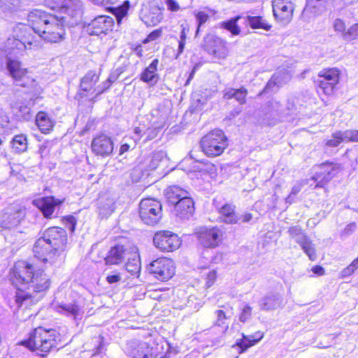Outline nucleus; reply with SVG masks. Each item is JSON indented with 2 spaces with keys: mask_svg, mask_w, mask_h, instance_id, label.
Masks as SVG:
<instances>
[{
  "mask_svg": "<svg viewBox=\"0 0 358 358\" xmlns=\"http://www.w3.org/2000/svg\"><path fill=\"white\" fill-rule=\"evenodd\" d=\"M67 243L68 238L65 229L52 227L45 230L43 236L35 242L33 252L38 259L52 264L66 250Z\"/></svg>",
  "mask_w": 358,
  "mask_h": 358,
  "instance_id": "obj_1",
  "label": "nucleus"
},
{
  "mask_svg": "<svg viewBox=\"0 0 358 358\" xmlns=\"http://www.w3.org/2000/svg\"><path fill=\"white\" fill-rule=\"evenodd\" d=\"M27 20L38 38L50 43H59L65 39L64 24H68L62 20L61 16L34 9L29 13Z\"/></svg>",
  "mask_w": 358,
  "mask_h": 358,
  "instance_id": "obj_2",
  "label": "nucleus"
},
{
  "mask_svg": "<svg viewBox=\"0 0 358 358\" xmlns=\"http://www.w3.org/2000/svg\"><path fill=\"white\" fill-rule=\"evenodd\" d=\"M33 274H35L31 264L24 261H20L15 264L10 280L12 284L17 289L16 294V302L22 306L29 299L34 298L32 293L27 292L30 289V282Z\"/></svg>",
  "mask_w": 358,
  "mask_h": 358,
  "instance_id": "obj_3",
  "label": "nucleus"
},
{
  "mask_svg": "<svg viewBox=\"0 0 358 358\" xmlns=\"http://www.w3.org/2000/svg\"><path fill=\"white\" fill-rule=\"evenodd\" d=\"M46 6L57 10L61 14L62 20L70 27L80 22L83 13V3L80 0H44Z\"/></svg>",
  "mask_w": 358,
  "mask_h": 358,
  "instance_id": "obj_4",
  "label": "nucleus"
},
{
  "mask_svg": "<svg viewBox=\"0 0 358 358\" xmlns=\"http://www.w3.org/2000/svg\"><path fill=\"white\" fill-rule=\"evenodd\" d=\"M56 344L55 336L52 331L42 327L36 328L27 342V348L36 351L40 356L44 357Z\"/></svg>",
  "mask_w": 358,
  "mask_h": 358,
  "instance_id": "obj_5",
  "label": "nucleus"
},
{
  "mask_svg": "<svg viewBox=\"0 0 358 358\" xmlns=\"http://www.w3.org/2000/svg\"><path fill=\"white\" fill-rule=\"evenodd\" d=\"M202 151L208 157L220 155L227 147V138L220 129H215L205 135L200 141Z\"/></svg>",
  "mask_w": 358,
  "mask_h": 358,
  "instance_id": "obj_6",
  "label": "nucleus"
},
{
  "mask_svg": "<svg viewBox=\"0 0 358 358\" xmlns=\"http://www.w3.org/2000/svg\"><path fill=\"white\" fill-rule=\"evenodd\" d=\"M139 215L145 224L155 225L162 217V206L157 200L143 199L139 203Z\"/></svg>",
  "mask_w": 358,
  "mask_h": 358,
  "instance_id": "obj_7",
  "label": "nucleus"
},
{
  "mask_svg": "<svg viewBox=\"0 0 358 358\" xmlns=\"http://www.w3.org/2000/svg\"><path fill=\"white\" fill-rule=\"evenodd\" d=\"M50 285V280L48 275L43 271H36L35 274H33L32 279L29 285L30 289H27V292H30L35 297L29 299L26 303H24L23 305H25V307H27L29 305L37 302L43 296L44 292L49 289Z\"/></svg>",
  "mask_w": 358,
  "mask_h": 358,
  "instance_id": "obj_8",
  "label": "nucleus"
},
{
  "mask_svg": "<svg viewBox=\"0 0 358 358\" xmlns=\"http://www.w3.org/2000/svg\"><path fill=\"white\" fill-rule=\"evenodd\" d=\"M149 273L161 281H167L175 273L173 262L166 257L158 258L151 262L147 267Z\"/></svg>",
  "mask_w": 358,
  "mask_h": 358,
  "instance_id": "obj_9",
  "label": "nucleus"
},
{
  "mask_svg": "<svg viewBox=\"0 0 358 358\" xmlns=\"http://www.w3.org/2000/svg\"><path fill=\"white\" fill-rule=\"evenodd\" d=\"M340 71L337 68L324 69L318 74L315 81L318 90L324 94L330 95L335 91L336 85L340 80Z\"/></svg>",
  "mask_w": 358,
  "mask_h": 358,
  "instance_id": "obj_10",
  "label": "nucleus"
},
{
  "mask_svg": "<svg viewBox=\"0 0 358 358\" xmlns=\"http://www.w3.org/2000/svg\"><path fill=\"white\" fill-rule=\"evenodd\" d=\"M26 217L25 207L15 204L7 208L0 215V227L3 229H14Z\"/></svg>",
  "mask_w": 358,
  "mask_h": 358,
  "instance_id": "obj_11",
  "label": "nucleus"
},
{
  "mask_svg": "<svg viewBox=\"0 0 358 358\" xmlns=\"http://www.w3.org/2000/svg\"><path fill=\"white\" fill-rule=\"evenodd\" d=\"M289 236L301 248L311 261L317 259L315 245L299 226H292L288 229Z\"/></svg>",
  "mask_w": 358,
  "mask_h": 358,
  "instance_id": "obj_12",
  "label": "nucleus"
},
{
  "mask_svg": "<svg viewBox=\"0 0 358 358\" xmlns=\"http://www.w3.org/2000/svg\"><path fill=\"white\" fill-rule=\"evenodd\" d=\"M85 299L78 297L77 299L67 303H62L55 306V310L61 315L73 319L80 320L85 313Z\"/></svg>",
  "mask_w": 358,
  "mask_h": 358,
  "instance_id": "obj_13",
  "label": "nucleus"
},
{
  "mask_svg": "<svg viewBox=\"0 0 358 358\" xmlns=\"http://www.w3.org/2000/svg\"><path fill=\"white\" fill-rule=\"evenodd\" d=\"M153 243L157 248L163 252H171L180 245L178 236L170 231H159L153 237Z\"/></svg>",
  "mask_w": 358,
  "mask_h": 358,
  "instance_id": "obj_14",
  "label": "nucleus"
},
{
  "mask_svg": "<svg viewBox=\"0 0 358 358\" xmlns=\"http://www.w3.org/2000/svg\"><path fill=\"white\" fill-rule=\"evenodd\" d=\"M202 48L208 54L219 59H224L228 55L227 43L214 34H207L203 41Z\"/></svg>",
  "mask_w": 358,
  "mask_h": 358,
  "instance_id": "obj_15",
  "label": "nucleus"
},
{
  "mask_svg": "<svg viewBox=\"0 0 358 358\" xmlns=\"http://www.w3.org/2000/svg\"><path fill=\"white\" fill-rule=\"evenodd\" d=\"M6 68L14 80L19 83L17 85L22 87L32 85L34 80L29 76L27 69L22 66L21 62L8 58L6 62Z\"/></svg>",
  "mask_w": 358,
  "mask_h": 358,
  "instance_id": "obj_16",
  "label": "nucleus"
},
{
  "mask_svg": "<svg viewBox=\"0 0 358 358\" xmlns=\"http://www.w3.org/2000/svg\"><path fill=\"white\" fill-rule=\"evenodd\" d=\"M124 350L131 358H156L153 348L146 342L130 341L127 343Z\"/></svg>",
  "mask_w": 358,
  "mask_h": 358,
  "instance_id": "obj_17",
  "label": "nucleus"
},
{
  "mask_svg": "<svg viewBox=\"0 0 358 358\" xmlns=\"http://www.w3.org/2000/svg\"><path fill=\"white\" fill-rule=\"evenodd\" d=\"M294 0H273V12L275 19L282 24H288L294 10Z\"/></svg>",
  "mask_w": 358,
  "mask_h": 358,
  "instance_id": "obj_18",
  "label": "nucleus"
},
{
  "mask_svg": "<svg viewBox=\"0 0 358 358\" xmlns=\"http://www.w3.org/2000/svg\"><path fill=\"white\" fill-rule=\"evenodd\" d=\"M114 25L113 18L106 15H99L94 18L87 26L86 31L90 35L99 36L106 34L113 29Z\"/></svg>",
  "mask_w": 358,
  "mask_h": 358,
  "instance_id": "obj_19",
  "label": "nucleus"
},
{
  "mask_svg": "<svg viewBox=\"0 0 358 358\" xmlns=\"http://www.w3.org/2000/svg\"><path fill=\"white\" fill-rule=\"evenodd\" d=\"M91 149L96 155L106 157L113 152V142L108 136L100 134L93 138Z\"/></svg>",
  "mask_w": 358,
  "mask_h": 358,
  "instance_id": "obj_20",
  "label": "nucleus"
},
{
  "mask_svg": "<svg viewBox=\"0 0 358 358\" xmlns=\"http://www.w3.org/2000/svg\"><path fill=\"white\" fill-rule=\"evenodd\" d=\"M320 171H317L312 178L317 182L315 188L323 187L336 175L340 168L338 164L329 163L328 162L322 164L319 166Z\"/></svg>",
  "mask_w": 358,
  "mask_h": 358,
  "instance_id": "obj_21",
  "label": "nucleus"
},
{
  "mask_svg": "<svg viewBox=\"0 0 358 358\" xmlns=\"http://www.w3.org/2000/svg\"><path fill=\"white\" fill-rule=\"evenodd\" d=\"M14 31L17 37H22L26 45V49H36L39 47V42L36 38L34 34H36L33 29V25L30 26L18 24L15 28Z\"/></svg>",
  "mask_w": 358,
  "mask_h": 358,
  "instance_id": "obj_22",
  "label": "nucleus"
},
{
  "mask_svg": "<svg viewBox=\"0 0 358 358\" xmlns=\"http://www.w3.org/2000/svg\"><path fill=\"white\" fill-rule=\"evenodd\" d=\"M222 232L217 227L206 229L199 232L200 243L206 248H215L222 241Z\"/></svg>",
  "mask_w": 358,
  "mask_h": 358,
  "instance_id": "obj_23",
  "label": "nucleus"
},
{
  "mask_svg": "<svg viewBox=\"0 0 358 358\" xmlns=\"http://www.w3.org/2000/svg\"><path fill=\"white\" fill-rule=\"evenodd\" d=\"M63 203V200L56 199L54 196L42 197L33 201V204L41 210L45 217H50L55 208Z\"/></svg>",
  "mask_w": 358,
  "mask_h": 358,
  "instance_id": "obj_24",
  "label": "nucleus"
},
{
  "mask_svg": "<svg viewBox=\"0 0 358 358\" xmlns=\"http://www.w3.org/2000/svg\"><path fill=\"white\" fill-rule=\"evenodd\" d=\"M174 206V213L181 220H188L194 212V203L191 197L179 200Z\"/></svg>",
  "mask_w": 358,
  "mask_h": 358,
  "instance_id": "obj_25",
  "label": "nucleus"
},
{
  "mask_svg": "<svg viewBox=\"0 0 358 358\" xmlns=\"http://www.w3.org/2000/svg\"><path fill=\"white\" fill-rule=\"evenodd\" d=\"M283 298L277 292H269L262 297L258 302L260 310L271 311L282 306Z\"/></svg>",
  "mask_w": 358,
  "mask_h": 358,
  "instance_id": "obj_26",
  "label": "nucleus"
},
{
  "mask_svg": "<svg viewBox=\"0 0 358 358\" xmlns=\"http://www.w3.org/2000/svg\"><path fill=\"white\" fill-rule=\"evenodd\" d=\"M215 207L222 222L227 224L238 223L240 218L235 212L236 206L234 204L227 203L222 206L216 205Z\"/></svg>",
  "mask_w": 358,
  "mask_h": 358,
  "instance_id": "obj_27",
  "label": "nucleus"
},
{
  "mask_svg": "<svg viewBox=\"0 0 358 358\" xmlns=\"http://www.w3.org/2000/svg\"><path fill=\"white\" fill-rule=\"evenodd\" d=\"M99 215L101 218H108L115 209V198L109 194L101 196L97 202Z\"/></svg>",
  "mask_w": 358,
  "mask_h": 358,
  "instance_id": "obj_28",
  "label": "nucleus"
},
{
  "mask_svg": "<svg viewBox=\"0 0 358 358\" xmlns=\"http://www.w3.org/2000/svg\"><path fill=\"white\" fill-rule=\"evenodd\" d=\"M159 60L155 59L150 64L146 67L141 74V80L150 86L155 85L159 80V76L157 73Z\"/></svg>",
  "mask_w": 358,
  "mask_h": 358,
  "instance_id": "obj_29",
  "label": "nucleus"
},
{
  "mask_svg": "<svg viewBox=\"0 0 358 358\" xmlns=\"http://www.w3.org/2000/svg\"><path fill=\"white\" fill-rule=\"evenodd\" d=\"M126 257V249L123 245H117L109 250L105 257L106 264H119L122 263Z\"/></svg>",
  "mask_w": 358,
  "mask_h": 358,
  "instance_id": "obj_30",
  "label": "nucleus"
},
{
  "mask_svg": "<svg viewBox=\"0 0 358 358\" xmlns=\"http://www.w3.org/2000/svg\"><path fill=\"white\" fill-rule=\"evenodd\" d=\"M22 0H0V14L4 17H10L20 10Z\"/></svg>",
  "mask_w": 358,
  "mask_h": 358,
  "instance_id": "obj_31",
  "label": "nucleus"
},
{
  "mask_svg": "<svg viewBox=\"0 0 358 358\" xmlns=\"http://www.w3.org/2000/svg\"><path fill=\"white\" fill-rule=\"evenodd\" d=\"M269 112L268 115L273 117L276 121H282V119L288 114L287 109L281 104L280 101L271 100L268 102Z\"/></svg>",
  "mask_w": 358,
  "mask_h": 358,
  "instance_id": "obj_32",
  "label": "nucleus"
},
{
  "mask_svg": "<svg viewBox=\"0 0 358 358\" xmlns=\"http://www.w3.org/2000/svg\"><path fill=\"white\" fill-rule=\"evenodd\" d=\"M247 94L248 90L243 87L239 89H234L232 87L226 88L223 91V98L224 99H234L240 104L245 103Z\"/></svg>",
  "mask_w": 358,
  "mask_h": 358,
  "instance_id": "obj_33",
  "label": "nucleus"
},
{
  "mask_svg": "<svg viewBox=\"0 0 358 358\" xmlns=\"http://www.w3.org/2000/svg\"><path fill=\"white\" fill-rule=\"evenodd\" d=\"M262 338L263 334L261 332H257L255 334L250 336L243 335V338L238 340L234 346H238L241 349L239 352L242 353L250 346L255 345Z\"/></svg>",
  "mask_w": 358,
  "mask_h": 358,
  "instance_id": "obj_34",
  "label": "nucleus"
},
{
  "mask_svg": "<svg viewBox=\"0 0 358 358\" xmlns=\"http://www.w3.org/2000/svg\"><path fill=\"white\" fill-rule=\"evenodd\" d=\"M167 201L175 205L179 200L189 197L188 192L178 186H171L166 191Z\"/></svg>",
  "mask_w": 358,
  "mask_h": 358,
  "instance_id": "obj_35",
  "label": "nucleus"
},
{
  "mask_svg": "<svg viewBox=\"0 0 358 358\" xmlns=\"http://www.w3.org/2000/svg\"><path fill=\"white\" fill-rule=\"evenodd\" d=\"M324 0H307L303 14L312 15L313 17L320 15L324 10Z\"/></svg>",
  "mask_w": 358,
  "mask_h": 358,
  "instance_id": "obj_36",
  "label": "nucleus"
},
{
  "mask_svg": "<svg viewBox=\"0 0 358 358\" xmlns=\"http://www.w3.org/2000/svg\"><path fill=\"white\" fill-rule=\"evenodd\" d=\"M163 19V13L157 6L151 7L150 10L144 16L145 23L150 26H155L159 24Z\"/></svg>",
  "mask_w": 358,
  "mask_h": 358,
  "instance_id": "obj_37",
  "label": "nucleus"
},
{
  "mask_svg": "<svg viewBox=\"0 0 358 358\" xmlns=\"http://www.w3.org/2000/svg\"><path fill=\"white\" fill-rule=\"evenodd\" d=\"M99 80V73L95 71H88L81 79L80 87L84 90H92Z\"/></svg>",
  "mask_w": 358,
  "mask_h": 358,
  "instance_id": "obj_38",
  "label": "nucleus"
},
{
  "mask_svg": "<svg viewBox=\"0 0 358 358\" xmlns=\"http://www.w3.org/2000/svg\"><path fill=\"white\" fill-rule=\"evenodd\" d=\"M12 149L16 154H21L27 151L28 147L27 138L25 134L15 135L11 142Z\"/></svg>",
  "mask_w": 358,
  "mask_h": 358,
  "instance_id": "obj_39",
  "label": "nucleus"
},
{
  "mask_svg": "<svg viewBox=\"0 0 358 358\" xmlns=\"http://www.w3.org/2000/svg\"><path fill=\"white\" fill-rule=\"evenodd\" d=\"M36 122L39 129L44 134L49 132L53 127L52 122L43 112L38 113Z\"/></svg>",
  "mask_w": 358,
  "mask_h": 358,
  "instance_id": "obj_40",
  "label": "nucleus"
},
{
  "mask_svg": "<svg viewBox=\"0 0 358 358\" xmlns=\"http://www.w3.org/2000/svg\"><path fill=\"white\" fill-rule=\"evenodd\" d=\"M246 22L250 25L252 29H263L268 31L271 26L265 23L262 17L259 16H246Z\"/></svg>",
  "mask_w": 358,
  "mask_h": 358,
  "instance_id": "obj_41",
  "label": "nucleus"
},
{
  "mask_svg": "<svg viewBox=\"0 0 358 358\" xmlns=\"http://www.w3.org/2000/svg\"><path fill=\"white\" fill-rule=\"evenodd\" d=\"M241 19L240 16L232 17L229 20L221 22L220 27L230 31L232 35H238L241 33V29L237 25V22Z\"/></svg>",
  "mask_w": 358,
  "mask_h": 358,
  "instance_id": "obj_42",
  "label": "nucleus"
},
{
  "mask_svg": "<svg viewBox=\"0 0 358 358\" xmlns=\"http://www.w3.org/2000/svg\"><path fill=\"white\" fill-rule=\"evenodd\" d=\"M13 113L20 120H29L31 117V109L27 106H20L15 108Z\"/></svg>",
  "mask_w": 358,
  "mask_h": 358,
  "instance_id": "obj_43",
  "label": "nucleus"
},
{
  "mask_svg": "<svg viewBox=\"0 0 358 358\" xmlns=\"http://www.w3.org/2000/svg\"><path fill=\"white\" fill-rule=\"evenodd\" d=\"M166 161V153L163 151H158L152 155L149 164V167L152 170L157 169L162 163Z\"/></svg>",
  "mask_w": 358,
  "mask_h": 358,
  "instance_id": "obj_44",
  "label": "nucleus"
},
{
  "mask_svg": "<svg viewBox=\"0 0 358 358\" xmlns=\"http://www.w3.org/2000/svg\"><path fill=\"white\" fill-rule=\"evenodd\" d=\"M127 271L131 275H135L139 273L141 266L140 261L138 258L129 259L125 265Z\"/></svg>",
  "mask_w": 358,
  "mask_h": 358,
  "instance_id": "obj_45",
  "label": "nucleus"
},
{
  "mask_svg": "<svg viewBox=\"0 0 358 358\" xmlns=\"http://www.w3.org/2000/svg\"><path fill=\"white\" fill-rule=\"evenodd\" d=\"M358 38V23H355L347 29L346 32L343 33V40L352 41Z\"/></svg>",
  "mask_w": 358,
  "mask_h": 358,
  "instance_id": "obj_46",
  "label": "nucleus"
},
{
  "mask_svg": "<svg viewBox=\"0 0 358 358\" xmlns=\"http://www.w3.org/2000/svg\"><path fill=\"white\" fill-rule=\"evenodd\" d=\"M6 45L8 48L11 49H17V50H23L26 49L25 43H24L23 38L22 37H18V38H8L6 42Z\"/></svg>",
  "mask_w": 358,
  "mask_h": 358,
  "instance_id": "obj_47",
  "label": "nucleus"
},
{
  "mask_svg": "<svg viewBox=\"0 0 358 358\" xmlns=\"http://www.w3.org/2000/svg\"><path fill=\"white\" fill-rule=\"evenodd\" d=\"M215 314L217 319L215 322V325L222 327L224 331L227 330L228 324L226 322L227 317L225 313L222 310H218L215 312Z\"/></svg>",
  "mask_w": 358,
  "mask_h": 358,
  "instance_id": "obj_48",
  "label": "nucleus"
},
{
  "mask_svg": "<svg viewBox=\"0 0 358 358\" xmlns=\"http://www.w3.org/2000/svg\"><path fill=\"white\" fill-rule=\"evenodd\" d=\"M345 142L343 138L342 131H338L332 135V138L327 141L326 145L334 148L338 146L341 143Z\"/></svg>",
  "mask_w": 358,
  "mask_h": 358,
  "instance_id": "obj_49",
  "label": "nucleus"
},
{
  "mask_svg": "<svg viewBox=\"0 0 358 358\" xmlns=\"http://www.w3.org/2000/svg\"><path fill=\"white\" fill-rule=\"evenodd\" d=\"M195 17L197 22V29L196 31V35H197L200 28L209 20L210 16L209 14L205 11H199L196 13Z\"/></svg>",
  "mask_w": 358,
  "mask_h": 358,
  "instance_id": "obj_50",
  "label": "nucleus"
},
{
  "mask_svg": "<svg viewBox=\"0 0 358 358\" xmlns=\"http://www.w3.org/2000/svg\"><path fill=\"white\" fill-rule=\"evenodd\" d=\"M342 134L345 142H358V130H346Z\"/></svg>",
  "mask_w": 358,
  "mask_h": 358,
  "instance_id": "obj_51",
  "label": "nucleus"
},
{
  "mask_svg": "<svg viewBox=\"0 0 358 358\" xmlns=\"http://www.w3.org/2000/svg\"><path fill=\"white\" fill-rule=\"evenodd\" d=\"M333 27L336 32L340 33L341 34V37L343 39V33L346 32L347 31L344 21L339 18L336 19L334 22Z\"/></svg>",
  "mask_w": 358,
  "mask_h": 358,
  "instance_id": "obj_52",
  "label": "nucleus"
},
{
  "mask_svg": "<svg viewBox=\"0 0 358 358\" xmlns=\"http://www.w3.org/2000/svg\"><path fill=\"white\" fill-rule=\"evenodd\" d=\"M251 315L252 308L250 306L246 305L241 311V313L239 316V320L241 322H245L250 318Z\"/></svg>",
  "mask_w": 358,
  "mask_h": 358,
  "instance_id": "obj_53",
  "label": "nucleus"
},
{
  "mask_svg": "<svg viewBox=\"0 0 358 358\" xmlns=\"http://www.w3.org/2000/svg\"><path fill=\"white\" fill-rule=\"evenodd\" d=\"M301 185L297 183L293 186L292 188V191L288 196L286 198V202L289 203H292L294 201V196L301 191Z\"/></svg>",
  "mask_w": 358,
  "mask_h": 358,
  "instance_id": "obj_54",
  "label": "nucleus"
},
{
  "mask_svg": "<svg viewBox=\"0 0 358 358\" xmlns=\"http://www.w3.org/2000/svg\"><path fill=\"white\" fill-rule=\"evenodd\" d=\"M159 132V129L156 127H148L145 131V138L144 141H148L154 139L157 137Z\"/></svg>",
  "mask_w": 358,
  "mask_h": 358,
  "instance_id": "obj_55",
  "label": "nucleus"
},
{
  "mask_svg": "<svg viewBox=\"0 0 358 358\" xmlns=\"http://www.w3.org/2000/svg\"><path fill=\"white\" fill-rule=\"evenodd\" d=\"M357 268L356 267L355 264L352 262L348 266H347L346 268L341 271V272L340 273V277L341 278L348 277L351 275Z\"/></svg>",
  "mask_w": 358,
  "mask_h": 358,
  "instance_id": "obj_56",
  "label": "nucleus"
},
{
  "mask_svg": "<svg viewBox=\"0 0 358 358\" xmlns=\"http://www.w3.org/2000/svg\"><path fill=\"white\" fill-rule=\"evenodd\" d=\"M64 220L66 227L70 230L71 232H73L76 225V217L73 215H69L66 216Z\"/></svg>",
  "mask_w": 358,
  "mask_h": 358,
  "instance_id": "obj_57",
  "label": "nucleus"
},
{
  "mask_svg": "<svg viewBox=\"0 0 358 358\" xmlns=\"http://www.w3.org/2000/svg\"><path fill=\"white\" fill-rule=\"evenodd\" d=\"M122 277L120 273L117 272H113L111 274H109L106 277V281L109 284H113L119 282L121 280Z\"/></svg>",
  "mask_w": 358,
  "mask_h": 358,
  "instance_id": "obj_58",
  "label": "nucleus"
},
{
  "mask_svg": "<svg viewBox=\"0 0 358 358\" xmlns=\"http://www.w3.org/2000/svg\"><path fill=\"white\" fill-rule=\"evenodd\" d=\"M165 3L169 10L176 12L180 10V7L176 0H165Z\"/></svg>",
  "mask_w": 358,
  "mask_h": 358,
  "instance_id": "obj_59",
  "label": "nucleus"
},
{
  "mask_svg": "<svg viewBox=\"0 0 358 358\" xmlns=\"http://www.w3.org/2000/svg\"><path fill=\"white\" fill-rule=\"evenodd\" d=\"M161 34H162V30L156 29L148 34V36L144 41V43L153 41L156 40L157 38H158L161 36Z\"/></svg>",
  "mask_w": 358,
  "mask_h": 358,
  "instance_id": "obj_60",
  "label": "nucleus"
},
{
  "mask_svg": "<svg viewBox=\"0 0 358 358\" xmlns=\"http://www.w3.org/2000/svg\"><path fill=\"white\" fill-rule=\"evenodd\" d=\"M146 129L147 127L142 124L134 128V134L136 136V140H140L143 136H145Z\"/></svg>",
  "mask_w": 358,
  "mask_h": 358,
  "instance_id": "obj_61",
  "label": "nucleus"
},
{
  "mask_svg": "<svg viewBox=\"0 0 358 358\" xmlns=\"http://www.w3.org/2000/svg\"><path fill=\"white\" fill-rule=\"evenodd\" d=\"M216 276H217V274H216V271L215 270H213L208 273V274L207 275V282H206V285L208 287H210V286L213 285V284L214 283V282L216 279Z\"/></svg>",
  "mask_w": 358,
  "mask_h": 358,
  "instance_id": "obj_62",
  "label": "nucleus"
},
{
  "mask_svg": "<svg viewBox=\"0 0 358 358\" xmlns=\"http://www.w3.org/2000/svg\"><path fill=\"white\" fill-rule=\"evenodd\" d=\"M13 235L15 238L13 239V241L17 243H22L24 240L25 234L22 231H13Z\"/></svg>",
  "mask_w": 358,
  "mask_h": 358,
  "instance_id": "obj_63",
  "label": "nucleus"
},
{
  "mask_svg": "<svg viewBox=\"0 0 358 358\" xmlns=\"http://www.w3.org/2000/svg\"><path fill=\"white\" fill-rule=\"evenodd\" d=\"M8 122V117L2 108H0V127H6Z\"/></svg>",
  "mask_w": 358,
  "mask_h": 358,
  "instance_id": "obj_64",
  "label": "nucleus"
}]
</instances>
